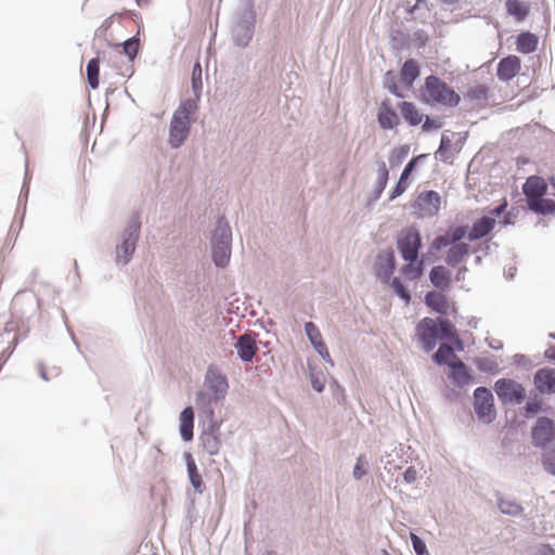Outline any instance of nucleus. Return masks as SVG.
I'll use <instances>...</instances> for the list:
<instances>
[{"label":"nucleus","instance_id":"nucleus-15","mask_svg":"<svg viewBox=\"0 0 555 555\" xmlns=\"http://www.w3.org/2000/svg\"><path fill=\"white\" fill-rule=\"evenodd\" d=\"M533 385L542 396L555 395V369L545 366L537 370L533 374Z\"/></svg>","mask_w":555,"mask_h":555},{"label":"nucleus","instance_id":"nucleus-61","mask_svg":"<svg viewBox=\"0 0 555 555\" xmlns=\"http://www.w3.org/2000/svg\"><path fill=\"white\" fill-rule=\"evenodd\" d=\"M115 17V14H112L111 16H108L107 18H105L103 21V23L98 27V29L95 30V37L96 38H105L106 36V31L112 27L113 25V20Z\"/></svg>","mask_w":555,"mask_h":555},{"label":"nucleus","instance_id":"nucleus-43","mask_svg":"<svg viewBox=\"0 0 555 555\" xmlns=\"http://www.w3.org/2000/svg\"><path fill=\"white\" fill-rule=\"evenodd\" d=\"M198 417L199 422L202 423V428H205V430L211 431L221 425V423L218 422L215 417L214 406L198 409Z\"/></svg>","mask_w":555,"mask_h":555},{"label":"nucleus","instance_id":"nucleus-1","mask_svg":"<svg viewBox=\"0 0 555 555\" xmlns=\"http://www.w3.org/2000/svg\"><path fill=\"white\" fill-rule=\"evenodd\" d=\"M256 11L254 0H241L231 22V39L235 47L246 48L255 34Z\"/></svg>","mask_w":555,"mask_h":555},{"label":"nucleus","instance_id":"nucleus-44","mask_svg":"<svg viewBox=\"0 0 555 555\" xmlns=\"http://www.w3.org/2000/svg\"><path fill=\"white\" fill-rule=\"evenodd\" d=\"M436 322L439 332V340L448 341L457 334L454 324L449 319L444 317H438Z\"/></svg>","mask_w":555,"mask_h":555},{"label":"nucleus","instance_id":"nucleus-52","mask_svg":"<svg viewBox=\"0 0 555 555\" xmlns=\"http://www.w3.org/2000/svg\"><path fill=\"white\" fill-rule=\"evenodd\" d=\"M410 153V145L402 144L396 149H393L389 156V163L391 167L399 166L405 159V157Z\"/></svg>","mask_w":555,"mask_h":555},{"label":"nucleus","instance_id":"nucleus-29","mask_svg":"<svg viewBox=\"0 0 555 555\" xmlns=\"http://www.w3.org/2000/svg\"><path fill=\"white\" fill-rule=\"evenodd\" d=\"M388 179H389V170H388L385 162H379L377 164V179H376L374 189L369 197L370 202H377L380 198V196L388 183Z\"/></svg>","mask_w":555,"mask_h":555},{"label":"nucleus","instance_id":"nucleus-48","mask_svg":"<svg viewBox=\"0 0 555 555\" xmlns=\"http://www.w3.org/2000/svg\"><path fill=\"white\" fill-rule=\"evenodd\" d=\"M388 284L395 292V294L403 300L405 304H410L411 301V292L410 289L401 282V280L397 276L389 279Z\"/></svg>","mask_w":555,"mask_h":555},{"label":"nucleus","instance_id":"nucleus-41","mask_svg":"<svg viewBox=\"0 0 555 555\" xmlns=\"http://www.w3.org/2000/svg\"><path fill=\"white\" fill-rule=\"evenodd\" d=\"M431 359L437 365H448L451 361H459V357L453 352V348L446 344H441L438 347Z\"/></svg>","mask_w":555,"mask_h":555},{"label":"nucleus","instance_id":"nucleus-32","mask_svg":"<svg viewBox=\"0 0 555 555\" xmlns=\"http://www.w3.org/2000/svg\"><path fill=\"white\" fill-rule=\"evenodd\" d=\"M424 302L433 311H435L441 315L447 314L448 300L443 293L436 292V291H429L425 294Z\"/></svg>","mask_w":555,"mask_h":555},{"label":"nucleus","instance_id":"nucleus-38","mask_svg":"<svg viewBox=\"0 0 555 555\" xmlns=\"http://www.w3.org/2000/svg\"><path fill=\"white\" fill-rule=\"evenodd\" d=\"M135 248L137 244L120 240V243L116 245V263L127 266L131 261Z\"/></svg>","mask_w":555,"mask_h":555},{"label":"nucleus","instance_id":"nucleus-63","mask_svg":"<svg viewBox=\"0 0 555 555\" xmlns=\"http://www.w3.org/2000/svg\"><path fill=\"white\" fill-rule=\"evenodd\" d=\"M31 176L28 171V164H25V176L24 181L21 190L20 198H24L25 202L27 201L28 194H29V184H30Z\"/></svg>","mask_w":555,"mask_h":555},{"label":"nucleus","instance_id":"nucleus-26","mask_svg":"<svg viewBox=\"0 0 555 555\" xmlns=\"http://www.w3.org/2000/svg\"><path fill=\"white\" fill-rule=\"evenodd\" d=\"M199 439L204 450L209 455H217L219 453L221 447L220 427H216V429L211 431L202 428Z\"/></svg>","mask_w":555,"mask_h":555},{"label":"nucleus","instance_id":"nucleus-21","mask_svg":"<svg viewBox=\"0 0 555 555\" xmlns=\"http://www.w3.org/2000/svg\"><path fill=\"white\" fill-rule=\"evenodd\" d=\"M495 220L492 217L481 216L477 218L472 227H468V241L475 242L486 237L492 232Z\"/></svg>","mask_w":555,"mask_h":555},{"label":"nucleus","instance_id":"nucleus-50","mask_svg":"<svg viewBox=\"0 0 555 555\" xmlns=\"http://www.w3.org/2000/svg\"><path fill=\"white\" fill-rule=\"evenodd\" d=\"M474 362L482 373L498 374L500 371L498 362L491 358H476Z\"/></svg>","mask_w":555,"mask_h":555},{"label":"nucleus","instance_id":"nucleus-56","mask_svg":"<svg viewBox=\"0 0 555 555\" xmlns=\"http://www.w3.org/2000/svg\"><path fill=\"white\" fill-rule=\"evenodd\" d=\"M218 401V399H214L212 395H209L204 390L197 391L195 396V405L197 410L206 406H212V403H217Z\"/></svg>","mask_w":555,"mask_h":555},{"label":"nucleus","instance_id":"nucleus-9","mask_svg":"<svg viewBox=\"0 0 555 555\" xmlns=\"http://www.w3.org/2000/svg\"><path fill=\"white\" fill-rule=\"evenodd\" d=\"M193 121V118H183L172 114L168 138V143L172 149H179L183 145L190 134Z\"/></svg>","mask_w":555,"mask_h":555},{"label":"nucleus","instance_id":"nucleus-31","mask_svg":"<svg viewBox=\"0 0 555 555\" xmlns=\"http://www.w3.org/2000/svg\"><path fill=\"white\" fill-rule=\"evenodd\" d=\"M398 108L400 109L402 118L409 126L416 127L422 122L424 114L420 113L413 102H400Z\"/></svg>","mask_w":555,"mask_h":555},{"label":"nucleus","instance_id":"nucleus-8","mask_svg":"<svg viewBox=\"0 0 555 555\" xmlns=\"http://www.w3.org/2000/svg\"><path fill=\"white\" fill-rule=\"evenodd\" d=\"M416 336L422 344L423 350L428 353L433 351L439 340V332L436 320L425 317L416 325Z\"/></svg>","mask_w":555,"mask_h":555},{"label":"nucleus","instance_id":"nucleus-20","mask_svg":"<svg viewBox=\"0 0 555 555\" xmlns=\"http://www.w3.org/2000/svg\"><path fill=\"white\" fill-rule=\"evenodd\" d=\"M448 366L451 370L448 377L456 387H463L472 382V370L460 358L459 361L448 363Z\"/></svg>","mask_w":555,"mask_h":555},{"label":"nucleus","instance_id":"nucleus-45","mask_svg":"<svg viewBox=\"0 0 555 555\" xmlns=\"http://www.w3.org/2000/svg\"><path fill=\"white\" fill-rule=\"evenodd\" d=\"M308 371L312 389L319 393L322 392L325 388V377L323 372L317 370V367L310 361H308Z\"/></svg>","mask_w":555,"mask_h":555},{"label":"nucleus","instance_id":"nucleus-2","mask_svg":"<svg viewBox=\"0 0 555 555\" xmlns=\"http://www.w3.org/2000/svg\"><path fill=\"white\" fill-rule=\"evenodd\" d=\"M421 98L426 104H440L446 107H455L461 102V96L454 89L436 75L425 78Z\"/></svg>","mask_w":555,"mask_h":555},{"label":"nucleus","instance_id":"nucleus-16","mask_svg":"<svg viewBox=\"0 0 555 555\" xmlns=\"http://www.w3.org/2000/svg\"><path fill=\"white\" fill-rule=\"evenodd\" d=\"M427 156V154H420L417 156H414L412 157L408 163L406 165L404 166L397 183L395 184V186L392 188V190L390 191V194H389V201L392 202L395 201L397 197L401 196L405 191H406V181L408 179L410 178V176L413 173V171L415 170L416 166H417V163L425 158Z\"/></svg>","mask_w":555,"mask_h":555},{"label":"nucleus","instance_id":"nucleus-13","mask_svg":"<svg viewBox=\"0 0 555 555\" xmlns=\"http://www.w3.org/2000/svg\"><path fill=\"white\" fill-rule=\"evenodd\" d=\"M257 334L245 332L236 338L234 348L238 359L244 363H251L255 354L258 352Z\"/></svg>","mask_w":555,"mask_h":555},{"label":"nucleus","instance_id":"nucleus-18","mask_svg":"<svg viewBox=\"0 0 555 555\" xmlns=\"http://www.w3.org/2000/svg\"><path fill=\"white\" fill-rule=\"evenodd\" d=\"M520 70V59L517 55H507L501 59L496 66V76L501 81H509Z\"/></svg>","mask_w":555,"mask_h":555},{"label":"nucleus","instance_id":"nucleus-42","mask_svg":"<svg viewBox=\"0 0 555 555\" xmlns=\"http://www.w3.org/2000/svg\"><path fill=\"white\" fill-rule=\"evenodd\" d=\"M425 262L424 260L417 259L413 262H408L400 268V273L409 281L420 279L424 274Z\"/></svg>","mask_w":555,"mask_h":555},{"label":"nucleus","instance_id":"nucleus-25","mask_svg":"<svg viewBox=\"0 0 555 555\" xmlns=\"http://www.w3.org/2000/svg\"><path fill=\"white\" fill-rule=\"evenodd\" d=\"M489 91V87L486 83H478L468 87L463 94L464 107H466L468 102L476 103L479 106H483L488 101Z\"/></svg>","mask_w":555,"mask_h":555},{"label":"nucleus","instance_id":"nucleus-64","mask_svg":"<svg viewBox=\"0 0 555 555\" xmlns=\"http://www.w3.org/2000/svg\"><path fill=\"white\" fill-rule=\"evenodd\" d=\"M507 206H508V204H507L506 198H503L501 201V203L498 206H495L492 209H490L489 210V215H486V216L487 217H492L495 220V218L504 215V212L507 209Z\"/></svg>","mask_w":555,"mask_h":555},{"label":"nucleus","instance_id":"nucleus-47","mask_svg":"<svg viewBox=\"0 0 555 555\" xmlns=\"http://www.w3.org/2000/svg\"><path fill=\"white\" fill-rule=\"evenodd\" d=\"M122 53L128 57L130 62H133L140 49V38L138 35H134L128 39H126L122 43Z\"/></svg>","mask_w":555,"mask_h":555},{"label":"nucleus","instance_id":"nucleus-46","mask_svg":"<svg viewBox=\"0 0 555 555\" xmlns=\"http://www.w3.org/2000/svg\"><path fill=\"white\" fill-rule=\"evenodd\" d=\"M543 401L540 397H530L521 409V415L526 418L534 417L542 411Z\"/></svg>","mask_w":555,"mask_h":555},{"label":"nucleus","instance_id":"nucleus-39","mask_svg":"<svg viewBox=\"0 0 555 555\" xmlns=\"http://www.w3.org/2000/svg\"><path fill=\"white\" fill-rule=\"evenodd\" d=\"M201 96L202 95L194 93L193 98L182 100L178 108L173 112V114L182 116L183 118H193L192 116L198 109V102L201 100Z\"/></svg>","mask_w":555,"mask_h":555},{"label":"nucleus","instance_id":"nucleus-62","mask_svg":"<svg viewBox=\"0 0 555 555\" xmlns=\"http://www.w3.org/2000/svg\"><path fill=\"white\" fill-rule=\"evenodd\" d=\"M428 39V34L424 29H417L413 33V41L417 48H424Z\"/></svg>","mask_w":555,"mask_h":555},{"label":"nucleus","instance_id":"nucleus-59","mask_svg":"<svg viewBox=\"0 0 555 555\" xmlns=\"http://www.w3.org/2000/svg\"><path fill=\"white\" fill-rule=\"evenodd\" d=\"M415 3L411 4V0H405L404 8L409 15H413L414 12L424 5L427 11L431 10L433 4H429L427 0H414Z\"/></svg>","mask_w":555,"mask_h":555},{"label":"nucleus","instance_id":"nucleus-53","mask_svg":"<svg viewBox=\"0 0 555 555\" xmlns=\"http://www.w3.org/2000/svg\"><path fill=\"white\" fill-rule=\"evenodd\" d=\"M541 464L547 474L555 477V447L542 453Z\"/></svg>","mask_w":555,"mask_h":555},{"label":"nucleus","instance_id":"nucleus-33","mask_svg":"<svg viewBox=\"0 0 555 555\" xmlns=\"http://www.w3.org/2000/svg\"><path fill=\"white\" fill-rule=\"evenodd\" d=\"M505 10L516 22H524L529 16L530 5L521 0H506Z\"/></svg>","mask_w":555,"mask_h":555},{"label":"nucleus","instance_id":"nucleus-51","mask_svg":"<svg viewBox=\"0 0 555 555\" xmlns=\"http://www.w3.org/2000/svg\"><path fill=\"white\" fill-rule=\"evenodd\" d=\"M532 212L540 216L555 215V201L551 198L540 199L533 205Z\"/></svg>","mask_w":555,"mask_h":555},{"label":"nucleus","instance_id":"nucleus-6","mask_svg":"<svg viewBox=\"0 0 555 555\" xmlns=\"http://www.w3.org/2000/svg\"><path fill=\"white\" fill-rule=\"evenodd\" d=\"M530 440L534 448L544 450L555 440V421L540 416L530 428Z\"/></svg>","mask_w":555,"mask_h":555},{"label":"nucleus","instance_id":"nucleus-36","mask_svg":"<svg viewBox=\"0 0 555 555\" xmlns=\"http://www.w3.org/2000/svg\"><path fill=\"white\" fill-rule=\"evenodd\" d=\"M495 499L502 514L512 517H519L524 514V507L515 500H506L500 492L495 493Z\"/></svg>","mask_w":555,"mask_h":555},{"label":"nucleus","instance_id":"nucleus-23","mask_svg":"<svg viewBox=\"0 0 555 555\" xmlns=\"http://www.w3.org/2000/svg\"><path fill=\"white\" fill-rule=\"evenodd\" d=\"M183 459L186 464V472L191 486L197 493L202 494L206 489V486L203 481L201 473L197 469V465L193 455L190 452H184Z\"/></svg>","mask_w":555,"mask_h":555},{"label":"nucleus","instance_id":"nucleus-40","mask_svg":"<svg viewBox=\"0 0 555 555\" xmlns=\"http://www.w3.org/2000/svg\"><path fill=\"white\" fill-rule=\"evenodd\" d=\"M100 54L98 53L95 57L89 60L86 67L87 80L93 90L98 89L100 83Z\"/></svg>","mask_w":555,"mask_h":555},{"label":"nucleus","instance_id":"nucleus-35","mask_svg":"<svg viewBox=\"0 0 555 555\" xmlns=\"http://www.w3.org/2000/svg\"><path fill=\"white\" fill-rule=\"evenodd\" d=\"M450 248L447 251L444 261L447 264L451 267H456L461 263L465 256H467L470 251V246L468 243H460L457 245H449Z\"/></svg>","mask_w":555,"mask_h":555},{"label":"nucleus","instance_id":"nucleus-57","mask_svg":"<svg viewBox=\"0 0 555 555\" xmlns=\"http://www.w3.org/2000/svg\"><path fill=\"white\" fill-rule=\"evenodd\" d=\"M410 540L416 555H430L424 539L411 532Z\"/></svg>","mask_w":555,"mask_h":555},{"label":"nucleus","instance_id":"nucleus-17","mask_svg":"<svg viewBox=\"0 0 555 555\" xmlns=\"http://www.w3.org/2000/svg\"><path fill=\"white\" fill-rule=\"evenodd\" d=\"M441 197L438 192L434 190L424 191L418 194L412 204L414 209L425 210L429 215L436 214L439 210Z\"/></svg>","mask_w":555,"mask_h":555},{"label":"nucleus","instance_id":"nucleus-12","mask_svg":"<svg viewBox=\"0 0 555 555\" xmlns=\"http://www.w3.org/2000/svg\"><path fill=\"white\" fill-rule=\"evenodd\" d=\"M205 385L211 391L214 399L222 400L225 398L229 389L228 378L214 365H209L207 369L205 375Z\"/></svg>","mask_w":555,"mask_h":555},{"label":"nucleus","instance_id":"nucleus-27","mask_svg":"<svg viewBox=\"0 0 555 555\" xmlns=\"http://www.w3.org/2000/svg\"><path fill=\"white\" fill-rule=\"evenodd\" d=\"M429 281L434 287L444 292L450 287L451 271L442 264L435 266L429 271Z\"/></svg>","mask_w":555,"mask_h":555},{"label":"nucleus","instance_id":"nucleus-10","mask_svg":"<svg viewBox=\"0 0 555 555\" xmlns=\"http://www.w3.org/2000/svg\"><path fill=\"white\" fill-rule=\"evenodd\" d=\"M397 260L393 249L387 248L379 250L376 255L373 266L376 278L380 279L384 284H388L389 279L396 270Z\"/></svg>","mask_w":555,"mask_h":555},{"label":"nucleus","instance_id":"nucleus-3","mask_svg":"<svg viewBox=\"0 0 555 555\" xmlns=\"http://www.w3.org/2000/svg\"><path fill=\"white\" fill-rule=\"evenodd\" d=\"M493 390L500 403L506 405H519L527 397L525 386L508 377L499 378L494 382Z\"/></svg>","mask_w":555,"mask_h":555},{"label":"nucleus","instance_id":"nucleus-49","mask_svg":"<svg viewBox=\"0 0 555 555\" xmlns=\"http://www.w3.org/2000/svg\"><path fill=\"white\" fill-rule=\"evenodd\" d=\"M383 86L396 98H405V94L402 91H400L397 86V77L392 70H387L386 74L384 75Z\"/></svg>","mask_w":555,"mask_h":555},{"label":"nucleus","instance_id":"nucleus-30","mask_svg":"<svg viewBox=\"0 0 555 555\" xmlns=\"http://www.w3.org/2000/svg\"><path fill=\"white\" fill-rule=\"evenodd\" d=\"M420 75L421 69L417 61L414 59L405 60L400 69V78L402 83L405 87L411 88Z\"/></svg>","mask_w":555,"mask_h":555},{"label":"nucleus","instance_id":"nucleus-37","mask_svg":"<svg viewBox=\"0 0 555 555\" xmlns=\"http://www.w3.org/2000/svg\"><path fill=\"white\" fill-rule=\"evenodd\" d=\"M211 260L217 268H225L231 258L232 245H210Z\"/></svg>","mask_w":555,"mask_h":555},{"label":"nucleus","instance_id":"nucleus-55","mask_svg":"<svg viewBox=\"0 0 555 555\" xmlns=\"http://www.w3.org/2000/svg\"><path fill=\"white\" fill-rule=\"evenodd\" d=\"M452 141L447 133H442L440 139L439 147L436 152V157L442 162H447L449 159L448 151L451 147Z\"/></svg>","mask_w":555,"mask_h":555},{"label":"nucleus","instance_id":"nucleus-58","mask_svg":"<svg viewBox=\"0 0 555 555\" xmlns=\"http://www.w3.org/2000/svg\"><path fill=\"white\" fill-rule=\"evenodd\" d=\"M330 387L334 401L338 404H343L346 400L345 388L336 379L331 382Z\"/></svg>","mask_w":555,"mask_h":555},{"label":"nucleus","instance_id":"nucleus-54","mask_svg":"<svg viewBox=\"0 0 555 555\" xmlns=\"http://www.w3.org/2000/svg\"><path fill=\"white\" fill-rule=\"evenodd\" d=\"M191 83L193 93L202 95L203 90V81H202V67L198 62H196L192 69L191 75Z\"/></svg>","mask_w":555,"mask_h":555},{"label":"nucleus","instance_id":"nucleus-14","mask_svg":"<svg viewBox=\"0 0 555 555\" xmlns=\"http://www.w3.org/2000/svg\"><path fill=\"white\" fill-rule=\"evenodd\" d=\"M305 334L312 345L317 353L331 366H334V361L328 352V349L323 341L319 327L311 321L305 323Z\"/></svg>","mask_w":555,"mask_h":555},{"label":"nucleus","instance_id":"nucleus-28","mask_svg":"<svg viewBox=\"0 0 555 555\" xmlns=\"http://www.w3.org/2000/svg\"><path fill=\"white\" fill-rule=\"evenodd\" d=\"M141 227L142 222L140 214L133 212L120 233V240L138 244L141 234Z\"/></svg>","mask_w":555,"mask_h":555},{"label":"nucleus","instance_id":"nucleus-34","mask_svg":"<svg viewBox=\"0 0 555 555\" xmlns=\"http://www.w3.org/2000/svg\"><path fill=\"white\" fill-rule=\"evenodd\" d=\"M539 44V37L531 31H521L516 38V50L522 54L534 52Z\"/></svg>","mask_w":555,"mask_h":555},{"label":"nucleus","instance_id":"nucleus-19","mask_svg":"<svg viewBox=\"0 0 555 555\" xmlns=\"http://www.w3.org/2000/svg\"><path fill=\"white\" fill-rule=\"evenodd\" d=\"M377 122L383 130H392L400 124V118L388 99L382 101L378 107Z\"/></svg>","mask_w":555,"mask_h":555},{"label":"nucleus","instance_id":"nucleus-22","mask_svg":"<svg viewBox=\"0 0 555 555\" xmlns=\"http://www.w3.org/2000/svg\"><path fill=\"white\" fill-rule=\"evenodd\" d=\"M210 245H232V231L224 216L217 219L216 228L210 237Z\"/></svg>","mask_w":555,"mask_h":555},{"label":"nucleus","instance_id":"nucleus-4","mask_svg":"<svg viewBox=\"0 0 555 555\" xmlns=\"http://www.w3.org/2000/svg\"><path fill=\"white\" fill-rule=\"evenodd\" d=\"M422 247V236L415 227H409L401 230L397 238V249L404 261H416L420 257Z\"/></svg>","mask_w":555,"mask_h":555},{"label":"nucleus","instance_id":"nucleus-7","mask_svg":"<svg viewBox=\"0 0 555 555\" xmlns=\"http://www.w3.org/2000/svg\"><path fill=\"white\" fill-rule=\"evenodd\" d=\"M464 238L468 240V225H451L444 234L437 235L429 245L428 253H437L449 245H457L463 243Z\"/></svg>","mask_w":555,"mask_h":555},{"label":"nucleus","instance_id":"nucleus-60","mask_svg":"<svg viewBox=\"0 0 555 555\" xmlns=\"http://www.w3.org/2000/svg\"><path fill=\"white\" fill-rule=\"evenodd\" d=\"M424 122L422 125V130L424 132H429L431 130H438L442 127V122L439 119L430 118L428 115H424Z\"/></svg>","mask_w":555,"mask_h":555},{"label":"nucleus","instance_id":"nucleus-11","mask_svg":"<svg viewBox=\"0 0 555 555\" xmlns=\"http://www.w3.org/2000/svg\"><path fill=\"white\" fill-rule=\"evenodd\" d=\"M547 184L540 176H530L522 184V193L526 197L528 209L532 211L533 205L540 199L545 198Z\"/></svg>","mask_w":555,"mask_h":555},{"label":"nucleus","instance_id":"nucleus-5","mask_svg":"<svg viewBox=\"0 0 555 555\" xmlns=\"http://www.w3.org/2000/svg\"><path fill=\"white\" fill-rule=\"evenodd\" d=\"M473 397V406L478 420L485 424H491L496 417L492 391L485 386H479L474 390Z\"/></svg>","mask_w":555,"mask_h":555},{"label":"nucleus","instance_id":"nucleus-24","mask_svg":"<svg viewBox=\"0 0 555 555\" xmlns=\"http://www.w3.org/2000/svg\"><path fill=\"white\" fill-rule=\"evenodd\" d=\"M179 431L181 439L189 442L194 437V410L191 405L185 406L179 416Z\"/></svg>","mask_w":555,"mask_h":555}]
</instances>
